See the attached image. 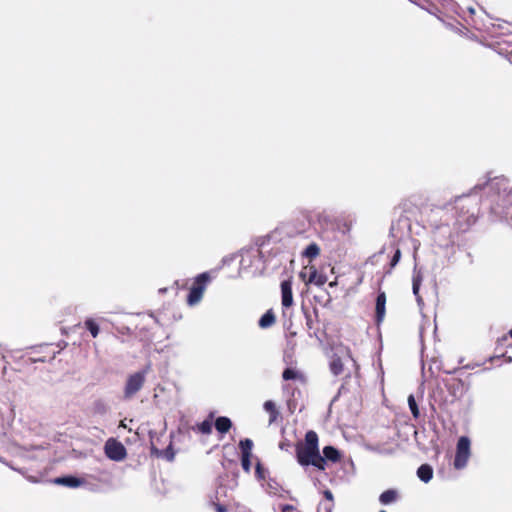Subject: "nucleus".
I'll list each match as a JSON object with an SVG mask.
<instances>
[{"mask_svg": "<svg viewBox=\"0 0 512 512\" xmlns=\"http://www.w3.org/2000/svg\"><path fill=\"white\" fill-rule=\"evenodd\" d=\"M456 220L454 226L461 232H466L473 226L478 218L479 207L477 201L462 198L456 202Z\"/></svg>", "mask_w": 512, "mask_h": 512, "instance_id": "1", "label": "nucleus"}, {"mask_svg": "<svg viewBox=\"0 0 512 512\" xmlns=\"http://www.w3.org/2000/svg\"><path fill=\"white\" fill-rule=\"evenodd\" d=\"M297 460L302 466H314L319 470H324L327 461L336 463L341 460L340 450H323L324 456L320 450H296Z\"/></svg>", "mask_w": 512, "mask_h": 512, "instance_id": "2", "label": "nucleus"}, {"mask_svg": "<svg viewBox=\"0 0 512 512\" xmlns=\"http://www.w3.org/2000/svg\"><path fill=\"white\" fill-rule=\"evenodd\" d=\"M209 281L210 275L207 272L199 274L194 279L187 296L188 305L194 306L201 301Z\"/></svg>", "mask_w": 512, "mask_h": 512, "instance_id": "3", "label": "nucleus"}, {"mask_svg": "<svg viewBox=\"0 0 512 512\" xmlns=\"http://www.w3.org/2000/svg\"><path fill=\"white\" fill-rule=\"evenodd\" d=\"M145 383V372L140 371L130 375L124 388V396L129 399L134 396Z\"/></svg>", "mask_w": 512, "mask_h": 512, "instance_id": "4", "label": "nucleus"}, {"mask_svg": "<svg viewBox=\"0 0 512 512\" xmlns=\"http://www.w3.org/2000/svg\"><path fill=\"white\" fill-rule=\"evenodd\" d=\"M418 200L416 196H412L404 199L398 207L401 209L402 213L406 214L407 218H415L421 213V205L418 203Z\"/></svg>", "mask_w": 512, "mask_h": 512, "instance_id": "5", "label": "nucleus"}, {"mask_svg": "<svg viewBox=\"0 0 512 512\" xmlns=\"http://www.w3.org/2000/svg\"><path fill=\"white\" fill-rule=\"evenodd\" d=\"M285 446H292V444L282 442L279 448H285ZM293 446L294 448H318V435L315 431L310 430L305 434L304 442L298 440Z\"/></svg>", "mask_w": 512, "mask_h": 512, "instance_id": "6", "label": "nucleus"}, {"mask_svg": "<svg viewBox=\"0 0 512 512\" xmlns=\"http://www.w3.org/2000/svg\"><path fill=\"white\" fill-rule=\"evenodd\" d=\"M386 314V293L379 291L375 303V324L380 326Z\"/></svg>", "mask_w": 512, "mask_h": 512, "instance_id": "7", "label": "nucleus"}, {"mask_svg": "<svg viewBox=\"0 0 512 512\" xmlns=\"http://www.w3.org/2000/svg\"><path fill=\"white\" fill-rule=\"evenodd\" d=\"M281 303L285 308L293 305L292 278L281 282Z\"/></svg>", "mask_w": 512, "mask_h": 512, "instance_id": "8", "label": "nucleus"}, {"mask_svg": "<svg viewBox=\"0 0 512 512\" xmlns=\"http://www.w3.org/2000/svg\"><path fill=\"white\" fill-rule=\"evenodd\" d=\"M282 378L285 381L294 380L300 382L301 384H305L307 381L304 373L294 367L286 368L282 373Z\"/></svg>", "mask_w": 512, "mask_h": 512, "instance_id": "9", "label": "nucleus"}, {"mask_svg": "<svg viewBox=\"0 0 512 512\" xmlns=\"http://www.w3.org/2000/svg\"><path fill=\"white\" fill-rule=\"evenodd\" d=\"M214 426L216 431L222 437L224 434L228 433L231 430L233 424L230 418L226 416H220L215 419Z\"/></svg>", "mask_w": 512, "mask_h": 512, "instance_id": "10", "label": "nucleus"}, {"mask_svg": "<svg viewBox=\"0 0 512 512\" xmlns=\"http://www.w3.org/2000/svg\"><path fill=\"white\" fill-rule=\"evenodd\" d=\"M54 483L58 485L67 486L70 488H76L79 487L84 483V481L80 478L74 477V476H63L58 477L54 480Z\"/></svg>", "mask_w": 512, "mask_h": 512, "instance_id": "11", "label": "nucleus"}, {"mask_svg": "<svg viewBox=\"0 0 512 512\" xmlns=\"http://www.w3.org/2000/svg\"><path fill=\"white\" fill-rule=\"evenodd\" d=\"M470 458V450H457L454 458V467L456 469H462L466 466Z\"/></svg>", "mask_w": 512, "mask_h": 512, "instance_id": "12", "label": "nucleus"}, {"mask_svg": "<svg viewBox=\"0 0 512 512\" xmlns=\"http://www.w3.org/2000/svg\"><path fill=\"white\" fill-rule=\"evenodd\" d=\"M213 418L214 414L210 413L207 419H205L201 423L196 424V426L193 429L202 434H210L212 432L213 427Z\"/></svg>", "mask_w": 512, "mask_h": 512, "instance_id": "13", "label": "nucleus"}, {"mask_svg": "<svg viewBox=\"0 0 512 512\" xmlns=\"http://www.w3.org/2000/svg\"><path fill=\"white\" fill-rule=\"evenodd\" d=\"M330 371L333 375L338 376L344 372V363L338 355H333L329 364Z\"/></svg>", "mask_w": 512, "mask_h": 512, "instance_id": "14", "label": "nucleus"}, {"mask_svg": "<svg viewBox=\"0 0 512 512\" xmlns=\"http://www.w3.org/2000/svg\"><path fill=\"white\" fill-rule=\"evenodd\" d=\"M265 411L269 414V424H272L277 421L280 416V413L275 405V403L271 400L265 401L263 405Z\"/></svg>", "mask_w": 512, "mask_h": 512, "instance_id": "15", "label": "nucleus"}, {"mask_svg": "<svg viewBox=\"0 0 512 512\" xmlns=\"http://www.w3.org/2000/svg\"><path fill=\"white\" fill-rule=\"evenodd\" d=\"M417 476L421 481L428 483L433 477L432 467L428 464H422L417 469Z\"/></svg>", "mask_w": 512, "mask_h": 512, "instance_id": "16", "label": "nucleus"}, {"mask_svg": "<svg viewBox=\"0 0 512 512\" xmlns=\"http://www.w3.org/2000/svg\"><path fill=\"white\" fill-rule=\"evenodd\" d=\"M241 452V466L246 473H249L251 470L252 460H255L256 457L251 453L252 450H241Z\"/></svg>", "mask_w": 512, "mask_h": 512, "instance_id": "17", "label": "nucleus"}, {"mask_svg": "<svg viewBox=\"0 0 512 512\" xmlns=\"http://www.w3.org/2000/svg\"><path fill=\"white\" fill-rule=\"evenodd\" d=\"M398 499V492L394 489H388L382 492L379 496V501L383 505H388Z\"/></svg>", "mask_w": 512, "mask_h": 512, "instance_id": "18", "label": "nucleus"}, {"mask_svg": "<svg viewBox=\"0 0 512 512\" xmlns=\"http://www.w3.org/2000/svg\"><path fill=\"white\" fill-rule=\"evenodd\" d=\"M275 315L272 310H268L266 313H264L260 320H259V326L261 328H268L271 327L275 323Z\"/></svg>", "mask_w": 512, "mask_h": 512, "instance_id": "19", "label": "nucleus"}, {"mask_svg": "<svg viewBox=\"0 0 512 512\" xmlns=\"http://www.w3.org/2000/svg\"><path fill=\"white\" fill-rule=\"evenodd\" d=\"M151 457L173 461L175 457V450H151Z\"/></svg>", "mask_w": 512, "mask_h": 512, "instance_id": "20", "label": "nucleus"}, {"mask_svg": "<svg viewBox=\"0 0 512 512\" xmlns=\"http://www.w3.org/2000/svg\"><path fill=\"white\" fill-rule=\"evenodd\" d=\"M327 277L323 274H319L316 269L312 268L308 282L313 283L317 286H322L326 283Z\"/></svg>", "mask_w": 512, "mask_h": 512, "instance_id": "21", "label": "nucleus"}, {"mask_svg": "<svg viewBox=\"0 0 512 512\" xmlns=\"http://www.w3.org/2000/svg\"><path fill=\"white\" fill-rule=\"evenodd\" d=\"M127 450H104L107 458L113 461H122L127 456Z\"/></svg>", "mask_w": 512, "mask_h": 512, "instance_id": "22", "label": "nucleus"}, {"mask_svg": "<svg viewBox=\"0 0 512 512\" xmlns=\"http://www.w3.org/2000/svg\"><path fill=\"white\" fill-rule=\"evenodd\" d=\"M320 254V248L316 243L309 244L303 252V256L312 260Z\"/></svg>", "mask_w": 512, "mask_h": 512, "instance_id": "23", "label": "nucleus"}, {"mask_svg": "<svg viewBox=\"0 0 512 512\" xmlns=\"http://www.w3.org/2000/svg\"><path fill=\"white\" fill-rule=\"evenodd\" d=\"M255 476L258 480H265L268 476L267 469L258 458H255Z\"/></svg>", "mask_w": 512, "mask_h": 512, "instance_id": "24", "label": "nucleus"}, {"mask_svg": "<svg viewBox=\"0 0 512 512\" xmlns=\"http://www.w3.org/2000/svg\"><path fill=\"white\" fill-rule=\"evenodd\" d=\"M84 326L91 333L92 337L95 338L98 336L100 329H99V325L97 324V322L94 319H92V318L86 319L84 322Z\"/></svg>", "mask_w": 512, "mask_h": 512, "instance_id": "25", "label": "nucleus"}, {"mask_svg": "<svg viewBox=\"0 0 512 512\" xmlns=\"http://www.w3.org/2000/svg\"><path fill=\"white\" fill-rule=\"evenodd\" d=\"M408 405L410 408V411L415 419H418L420 417V411L417 405V402L415 400L414 395L410 394L408 396Z\"/></svg>", "mask_w": 512, "mask_h": 512, "instance_id": "26", "label": "nucleus"}, {"mask_svg": "<svg viewBox=\"0 0 512 512\" xmlns=\"http://www.w3.org/2000/svg\"><path fill=\"white\" fill-rule=\"evenodd\" d=\"M334 509V501H321L317 507V512H332Z\"/></svg>", "mask_w": 512, "mask_h": 512, "instance_id": "27", "label": "nucleus"}, {"mask_svg": "<svg viewBox=\"0 0 512 512\" xmlns=\"http://www.w3.org/2000/svg\"><path fill=\"white\" fill-rule=\"evenodd\" d=\"M400 259H401V250L399 248H397L395 250L393 257L391 258V261H390V270H392L399 263Z\"/></svg>", "mask_w": 512, "mask_h": 512, "instance_id": "28", "label": "nucleus"}, {"mask_svg": "<svg viewBox=\"0 0 512 512\" xmlns=\"http://www.w3.org/2000/svg\"><path fill=\"white\" fill-rule=\"evenodd\" d=\"M470 439L467 436H461L458 440L456 448H469Z\"/></svg>", "mask_w": 512, "mask_h": 512, "instance_id": "29", "label": "nucleus"}, {"mask_svg": "<svg viewBox=\"0 0 512 512\" xmlns=\"http://www.w3.org/2000/svg\"><path fill=\"white\" fill-rule=\"evenodd\" d=\"M211 506L215 510V512H228V507L225 504L213 501L211 503Z\"/></svg>", "mask_w": 512, "mask_h": 512, "instance_id": "30", "label": "nucleus"}, {"mask_svg": "<svg viewBox=\"0 0 512 512\" xmlns=\"http://www.w3.org/2000/svg\"><path fill=\"white\" fill-rule=\"evenodd\" d=\"M104 448H124V446L122 445V443L111 438L106 442Z\"/></svg>", "mask_w": 512, "mask_h": 512, "instance_id": "31", "label": "nucleus"}, {"mask_svg": "<svg viewBox=\"0 0 512 512\" xmlns=\"http://www.w3.org/2000/svg\"><path fill=\"white\" fill-rule=\"evenodd\" d=\"M252 447H253V441L249 438L241 439L239 441L238 448H252Z\"/></svg>", "mask_w": 512, "mask_h": 512, "instance_id": "32", "label": "nucleus"}, {"mask_svg": "<svg viewBox=\"0 0 512 512\" xmlns=\"http://www.w3.org/2000/svg\"><path fill=\"white\" fill-rule=\"evenodd\" d=\"M422 280H423L422 275L420 273H416L413 275L412 285L413 286H421Z\"/></svg>", "mask_w": 512, "mask_h": 512, "instance_id": "33", "label": "nucleus"}, {"mask_svg": "<svg viewBox=\"0 0 512 512\" xmlns=\"http://www.w3.org/2000/svg\"><path fill=\"white\" fill-rule=\"evenodd\" d=\"M324 501H334V497L332 492L329 489H326L322 492Z\"/></svg>", "mask_w": 512, "mask_h": 512, "instance_id": "34", "label": "nucleus"}, {"mask_svg": "<svg viewBox=\"0 0 512 512\" xmlns=\"http://www.w3.org/2000/svg\"><path fill=\"white\" fill-rule=\"evenodd\" d=\"M95 410L99 413H104L106 411V407L101 401H97L95 403Z\"/></svg>", "mask_w": 512, "mask_h": 512, "instance_id": "35", "label": "nucleus"}, {"mask_svg": "<svg viewBox=\"0 0 512 512\" xmlns=\"http://www.w3.org/2000/svg\"><path fill=\"white\" fill-rule=\"evenodd\" d=\"M281 512H299L292 505H281Z\"/></svg>", "mask_w": 512, "mask_h": 512, "instance_id": "36", "label": "nucleus"}, {"mask_svg": "<svg viewBox=\"0 0 512 512\" xmlns=\"http://www.w3.org/2000/svg\"><path fill=\"white\" fill-rule=\"evenodd\" d=\"M503 201L505 203H509L512 205V189L507 193V195L504 197Z\"/></svg>", "mask_w": 512, "mask_h": 512, "instance_id": "37", "label": "nucleus"}, {"mask_svg": "<svg viewBox=\"0 0 512 512\" xmlns=\"http://www.w3.org/2000/svg\"><path fill=\"white\" fill-rule=\"evenodd\" d=\"M306 325L309 329H312L313 327V321L309 314H306Z\"/></svg>", "mask_w": 512, "mask_h": 512, "instance_id": "38", "label": "nucleus"}, {"mask_svg": "<svg viewBox=\"0 0 512 512\" xmlns=\"http://www.w3.org/2000/svg\"><path fill=\"white\" fill-rule=\"evenodd\" d=\"M412 289H413V293L414 295L417 297L418 300H420V296H419V290H420V286H413L412 285Z\"/></svg>", "mask_w": 512, "mask_h": 512, "instance_id": "39", "label": "nucleus"}, {"mask_svg": "<svg viewBox=\"0 0 512 512\" xmlns=\"http://www.w3.org/2000/svg\"><path fill=\"white\" fill-rule=\"evenodd\" d=\"M347 354H348L349 357H351L349 349H347Z\"/></svg>", "mask_w": 512, "mask_h": 512, "instance_id": "40", "label": "nucleus"}, {"mask_svg": "<svg viewBox=\"0 0 512 512\" xmlns=\"http://www.w3.org/2000/svg\"><path fill=\"white\" fill-rule=\"evenodd\" d=\"M509 335L512 337V329L509 331Z\"/></svg>", "mask_w": 512, "mask_h": 512, "instance_id": "41", "label": "nucleus"}]
</instances>
